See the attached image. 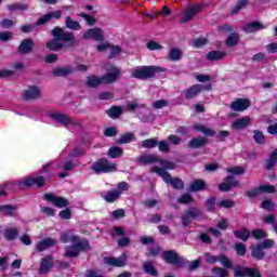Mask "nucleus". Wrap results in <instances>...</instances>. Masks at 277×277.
I'll return each mask as SVG.
<instances>
[{"mask_svg":"<svg viewBox=\"0 0 277 277\" xmlns=\"http://www.w3.org/2000/svg\"><path fill=\"white\" fill-rule=\"evenodd\" d=\"M151 172H155L156 174H158V176H161V179H162V181H164V183H170L174 189H183V187H184L183 181L181 179H176V177L172 179V175H170V173H168V171H166V169L159 168V167H154L151 169Z\"/></svg>","mask_w":277,"mask_h":277,"instance_id":"423d86ee","label":"nucleus"},{"mask_svg":"<svg viewBox=\"0 0 277 277\" xmlns=\"http://www.w3.org/2000/svg\"><path fill=\"white\" fill-rule=\"evenodd\" d=\"M53 18L60 21V18H62V11H50L45 13L37 21L36 25H47V23L53 21Z\"/></svg>","mask_w":277,"mask_h":277,"instance_id":"f3484780","label":"nucleus"},{"mask_svg":"<svg viewBox=\"0 0 277 277\" xmlns=\"http://www.w3.org/2000/svg\"><path fill=\"white\" fill-rule=\"evenodd\" d=\"M232 187H239V182L234 176H228L221 185V192H229Z\"/></svg>","mask_w":277,"mask_h":277,"instance_id":"393cba45","label":"nucleus"},{"mask_svg":"<svg viewBox=\"0 0 277 277\" xmlns=\"http://www.w3.org/2000/svg\"><path fill=\"white\" fill-rule=\"evenodd\" d=\"M219 262L221 263V265H223V267H226L227 269L232 267V263L230 260H228V258L224 256V255H219Z\"/></svg>","mask_w":277,"mask_h":277,"instance_id":"e2e57ef3","label":"nucleus"},{"mask_svg":"<svg viewBox=\"0 0 277 277\" xmlns=\"http://www.w3.org/2000/svg\"><path fill=\"white\" fill-rule=\"evenodd\" d=\"M34 49V41L31 39H25L22 41L21 45L18 47L19 53H29Z\"/></svg>","mask_w":277,"mask_h":277,"instance_id":"c85d7f7f","label":"nucleus"},{"mask_svg":"<svg viewBox=\"0 0 277 277\" xmlns=\"http://www.w3.org/2000/svg\"><path fill=\"white\" fill-rule=\"evenodd\" d=\"M200 215V211L196 209L188 210L185 214L182 215V224L183 226H189L192 222H194V217H198Z\"/></svg>","mask_w":277,"mask_h":277,"instance_id":"412c9836","label":"nucleus"},{"mask_svg":"<svg viewBox=\"0 0 277 277\" xmlns=\"http://www.w3.org/2000/svg\"><path fill=\"white\" fill-rule=\"evenodd\" d=\"M111 237H123L124 235V228L122 227H113L110 229Z\"/></svg>","mask_w":277,"mask_h":277,"instance_id":"13d9d810","label":"nucleus"},{"mask_svg":"<svg viewBox=\"0 0 277 277\" xmlns=\"http://www.w3.org/2000/svg\"><path fill=\"white\" fill-rule=\"evenodd\" d=\"M235 250L238 256H246V245L238 242L235 245Z\"/></svg>","mask_w":277,"mask_h":277,"instance_id":"4d7b16f0","label":"nucleus"},{"mask_svg":"<svg viewBox=\"0 0 277 277\" xmlns=\"http://www.w3.org/2000/svg\"><path fill=\"white\" fill-rule=\"evenodd\" d=\"M234 235H235V237H237V239H240L241 241H246L247 239H250V230H248L246 228L235 230Z\"/></svg>","mask_w":277,"mask_h":277,"instance_id":"58836bf2","label":"nucleus"},{"mask_svg":"<svg viewBox=\"0 0 277 277\" xmlns=\"http://www.w3.org/2000/svg\"><path fill=\"white\" fill-rule=\"evenodd\" d=\"M159 142L155 138L145 140L142 142L143 148H157Z\"/></svg>","mask_w":277,"mask_h":277,"instance_id":"de8ad7c7","label":"nucleus"},{"mask_svg":"<svg viewBox=\"0 0 277 277\" xmlns=\"http://www.w3.org/2000/svg\"><path fill=\"white\" fill-rule=\"evenodd\" d=\"M43 199L47 200V202H50V205H53V207H57V209H64L68 207V199L55 196L54 194H45Z\"/></svg>","mask_w":277,"mask_h":277,"instance_id":"9d476101","label":"nucleus"},{"mask_svg":"<svg viewBox=\"0 0 277 277\" xmlns=\"http://www.w3.org/2000/svg\"><path fill=\"white\" fill-rule=\"evenodd\" d=\"M111 217H113V220H120V219L124 217V210L118 209V210L113 211Z\"/></svg>","mask_w":277,"mask_h":277,"instance_id":"774afa93","label":"nucleus"},{"mask_svg":"<svg viewBox=\"0 0 277 277\" xmlns=\"http://www.w3.org/2000/svg\"><path fill=\"white\" fill-rule=\"evenodd\" d=\"M177 202H181L182 205H189V202H194V198H192V195L189 194H184L177 199Z\"/></svg>","mask_w":277,"mask_h":277,"instance_id":"052dcab7","label":"nucleus"},{"mask_svg":"<svg viewBox=\"0 0 277 277\" xmlns=\"http://www.w3.org/2000/svg\"><path fill=\"white\" fill-rule=\"evenodd\" d=\"M143 269L146 274H149L150 276H158L157 269H155V266L150 262H146L143 265Z\"/></svg>","mask_w":277,"mask_h":277,"instance_id":"c03bdc74","label":"nucleus"},{"mask_svg":"<svg viewBox=\"0 0 277 277\" xmlns=\"http://www.w3.org/2000/svg\"><path fill=\"white\" fill-rule=\"evenodd\" d=\"M138 161L140 163H157L158 161L164 170H174V168H176L172 161L160 159L157 155L142 156Z\"/></svg>","mask_w":277,"mask_h":277,"instance_id":"6e6552de","label":"nucleus"},{"mask_svg":"<svg viewBox=\"0 0 277 277\" xmlns=\"http://www.w3.org/2000/svg\"><path fill=\"white\" fill-rule=\"evenodd\" d=\"M276 205L272 202V200H264L262 202V209H265L266 211H274Z\"/></svg>","mask_w":277,"mask_h":277,"instance_id":"69168bd1","label":"nucleus"},{"mask_svg":"<svg viewBox=\"0 0 277 277\" xmlns=\"http://www.w3.org/2000/svg\"><path fill=\"white\" fill-rule=\"evenodd\" d=\"M252 237H254V239H265L267 238V234L263 229H254L252 232Z\"/></svg>","mask_w":277,"mask_h":277,"instance_id":"6e6d98bb","label":"nucleus"},{"mask_svg":"<svg viewBox=\"0 0 277 277\" xmlns=\"http://www.w3.org/2000/svg\"><path fill=\"white\" fill-rule=\"evenodd\" d=\"M10 258L9 256H3L0 258V271L5 272L8 269Z\"/></svg>","mask_w":277,"mask_h":277,"instance_id":"338daca9","label":"nucleus"},{"mask_svg":"<svg viewBox=\"0 0 277 277\" xmlns=\"http://www.w3.org/2000/svg\"><path fill=\"white\" fill-rule=\"evenodd\" d=\"M72 168H75V164L66 160H63L56 164V170H65V172L72 170Z\"/></svg>","mask_w":277,"mask_h":277,"instance_id":"a19ab883","label":"nucleus"},{"mask_svg":"<svg viewBox=\"0 0 277 277\" xmlns=\"http://www.w3.org/2000/svg\"><path fill=\"white\" fill-rule=\"evenodd\" d=\"M202 90H211V84L202 85V84H195L190 87L188 90L185 92V97L188 100L196 98Z\"/></svg>","mask_w":277,"mask_h":277,"instance_id":"dca6fc26","label":"nucleus"},{"mask_svg":"<svg viewBox=\"0 0 277 277\" xmlns=\"http://www.w3.org/2000/svg\"><path fill=\"white\" fill-rule=\"evenodd\" d=\"M277 161V150L273 151L271 158L266 162V170H272L276 166Z\"/></svg>","mask_w":277,"mask_h":277,"instance_id":"09e8293b","label":"nucleus"},{"mask_svg":"<svg viewBox=\"0 0 277 277\" xmlns=\"http://www.w3.org/2000/svg\"><path fill=\"white\" fill-rule=\"evenodd\" d=\"M253 133V138L256 144H265V135L263 132L255 130Z\"/></svg>","mask_w":277,"mask_h":277,"instance_id":"3c124183","label":"nucleus"},{"mask_svg":"<svg viewBox=\"0 0 277 277\" xmlns=\"http://www.w3.org/2000/svg\"><path fill=\"white\" fill-rule=\"evenodd\" d=\"M42 187L44 185V177L42 175L26 177L24 181L14 182L0 186V196H8L9 192H17V189H25L27 187Z\"/></svg>","mask_w":277,"mask_h":277,"instance_id":"7ed1b4c3","label":"nucleus"},{"mask_svg":"<svg viewBox=\"0 0 277 277\" xmlns=\"http://www.w3.org/2000/svg\"><path fill=\"white\" fill-rule=\"evenodd\" d=\"M163 260L167 261V263H171L172 265H176L180 267V265L183 263V258L179 256V253L176 251H166L163 253Z\"/></svg>","mask_w":277,"mask_h":277,"instance_id":"6ab92c4d","label":"nucleus"},{"mask_svg":"<svg viewBox=\"0 0 277 277\" xmlns=\"http://www.w3.org/2000/svg\"><path fill=\"white\" fill-rule=\"evenodd\" d=\"M248 5V0H240L237 4L233 8V14H238L239 11L243 10Z\"/></svg>","mask_w":277,"mask_h":277,"instance_id":"5fc2aeb1","label":"nucleus"},{"mask_svg":"<svg viewBox=\"0 0 277 277\" xmlns=\"http://www.w3.org/2000/svg\"><path fill=\"white\" fill-rule=\"evenodd\" d=\"M238 43H239V35H237L235 32L230 34L226 40V45L227 47H237Z\"/></svg>","mask_w":277,"mask_h":277,"instance_id":"37998d69","label":"nucleus"},{"mask_svg":"<svg viewBox=\"0 0 277 277\" xmlns=\"http://www.w3.org/2000/svg\"><path fill=\"white\" fill-rule=\"evenodd\" d=\"M168 105H170V103H168V101L158 100V101L154 102L153 107H154V109H163V107H168Z\"/></svg>","mask_w":277,"mask_h":277,"instance_id":"bf43d9fd","label":"nucleus"},{"mask_svg":"<svg viewBox=\"0 0 277 277\" xmlns=\"http://www.w3.org/2000/svg\"><path fill=\"white\" fill-rule=\"evenodd\" d=\"M23 68H25L23 63H14L12 69H0V77H12V75L18 72V70H23Z\"/></svg>","mask_w":277,"mask_h":277,"instance_id":"b1692460","label":"nucleus"},{"mask_svg":"<svg viewBox=\"0 0 277 277\" xmlns=\"http://www.w3.org/2000/svg\"><path fill=\"white\" fill-rule=\"evenodd\" d=\"M202 189H207V184L202 180H196L190 183V192H202Z\"/></svg>","mask_w":277,"mask_h":277,"instance_id":"72a5a7b5","label":"nucleus"},{"mask_svg":"<svg viewBox=\"0 0 277 277\" xmlns=\"http://www.w3.org/2000/svg\"><path fill=\"white\" fill-rule=\"evenodd\" d=\"M54 265L53 256L47 255L41 260V264L39 266V274L44 275L51 272V268Z\"/></svg>","mask_w":277,"mask_h":277,"instance_id":"aec40b11","label":"nucleus"},{"mask_svg":"<svg viewBox=\"0 0 277 277\" xmlns=\"http://www.w3.org/2000/svg\"><path fill=\"white\" fill-rule=\"evenodd\" d=\"M104 264L110 267H124L127 265V253L121 254L119 258L106 256Z\"/></svg>","mask_w":277,"mask_h":277,"instance_id":"ddd939ff","label":"nucleus"},{"mask_svg":"<svg viewBox=\"0 0 277 277\" xmlns=\"http://www.w3.org/2000/svg\"><path fill=\"white\" fill-rule=\"evenodd\" d=\"M17 236H18V230L14 227H10V228H6L4 230V237L9 241H12L13 239H16Z\"/></svg>","mask_w":277,"mask_h":277,"instance_id":"ea45409f","label":"nucleus"},{"mask_svg":"<svg viewBox=\"0 0 277 277\" xmlns=\"http://www.w3.org/2000/svg\"><path fill=\"white\" fill-rule=\"evenodd\" d=\"M235 277H261V272L256 268H246L238 266L234 268Z\"/></svg>","mask_w":277,"mask_h":277,"instance_id":"9b49d317","label":"nucleus"},{"mask_svg":"<svg viewBox=\"0 0 277 277\" xmlns=\"http://www.w3.org/2000/svg\"><path fill=\"white\" fill-rule=\"evenodd\" d=\"M41 95L42 91L38 87L31 85L23 91L22 98H24V101H36V98H40Z\"/></svg>","mask_w":277,"mask_h":277,"instance_id":"f8f14e48","label":"nucleus"},{"mask_svg":"<svg viewBox=\"0 0 277 277\" xmlns=\"http://www.w3.org/2000/svg\"><path fill=\"white\" fill-rule=\"evenodd\" d=\"M250 122V117H242L236 119L232 122V129H234L235 131H241V129H246V127H249Z\"/></svg>","mask_w":277,"mask_h":277,"instance_id":"5701e85b","label":"nucleus"},{"mask_svg":"<svg viewBox=\"0 0 277 277\" xmlns=\"http://www.w3.org/2000/svg\"><path fill=\"white\" fill-rule=\"evenodd\" d=\"M276 192V187L272 184L261 185L259 188H254L248 192L249 198H254L260 194H274Z\"/></svg>","mask_w":277,"mask_h":277,"instance_id":"4468645a","label":"nucleus"},{"mask_svg":"<svg viewBox=\"0 0 277 277\" xmlns=\"http://www.w3.org/2000/svg\"><path fill=\"white\" fill-rule=\"evenodd\" d=\"M123 151L120 147H110L108 150V157L111 159H118V157H122Z\"/></svg>","mask_w":277,"mask_h":277,"instance_id":"79ce46f5","label":"nucleus"},{"mask_svg":"<svg viewBox=\"0 0 277 277\" xmlns=\"http://www.w3.org/2000/svg\"><path fill=\"white\" fill-rule=\"evenodd\" d=\"M61 241L63 243H71V246L66 247L65 256H79L81 252L90 248V242H88V240L80 239L70 229L63 233V235L61 236Z\"/></svg>","mask_w":277,"mask_h":277,"instance_id":"f257e3e1","label":"nucleus"},{"mask_svg":"<svg viewBox=\"0 0 277 277\" xmlns=\"http://www.w3.org/2000/svg\"><path fill=\"white\" fill-rule=\"evenodd\" d=\"M193 129L195 131H200L201 133H203V135H208L209 137H212V135H215V131L211 130V128H207L203 124L200 123H195L193 126Z\"/></svg>","mask_w":277,"mask_h":277,"instance_id":"c756f323","label":"nucleus"},{"mask_svg":"<svg viewBox=\"0 0 277 277\" xmlns=\"http://www.w3.org/2000/svg\"><path fill=\"white\" fill-rule=\"evenodd\" d=\"M274 240L273 239H266L263 242L259 243L260 248L262 250H267L269 248H274Z\"/></svg>","mask_w":277,"mask_h":277,"instance_id":"680f3d73","label":"nucleus"},{"mask_svg":"<svg viewBox=\"0 0 277 277\" xmlns=\"http://www.w3.org/2000/svg\"><path fill=\"white\" fill-rule=\"evenodd\" d=\"M251 255L253 259H258V261L265 259V252H263V249L259 245L256 247L251 246Z\"/></svg>","mask_w":277,"mask_h":277,"instance_id":"7c9ffc66","label":"nucleus"},{"mask_svg":"<svg viewBox=\"0 0 277 277\" xmlns=\"http://www.w3.org/2000/svg\"><path fill=\"white\" fill-rule=\"evenodd\" d=\"M41 213L44 215H48V217H54L55 216V209L47 206H40Z\"/></svg>","mask_w":277,"mask_h":277,"instance_id":"864d4df0","label":"nucleus"},{"mask_svg":"<svg viewBox=\"0 0 277 277\" xmlns=\"http://www.w3.org/2000/svg\"><path fill=\"white\" fill-rule=\"evenodd\" d=\"M133 140H135V134L127 133L120 136L118 144H129L130 142H133Z\"/></svg>","mask_w":277,"mask_h":277,"instance_id":"a18cd8bd","label":"nucleus"},{"mask_svg":"<svg viewBox=\"0 0 277 277\" xmlns=\"http://www.w3.org/2000/svg\"><path fill=\"white\" fill-rule=\"evenodd\" d=\"M205 144H207L206 137H195L189 142L188 146L190 148H202Z\"/></svg>","mask_w":277,"mask_h":277,"instance_id":"c9c22d12","label":"nucleus"},{"mask_svg":"<svg viewBox=\"0 0 277 277\" xmlns=\"http://www.w3.org/2000/svg\"><path fill=\"white\" fill-rule=\"evenodd\" d=\"M120 196H121L120 190H109L108 193L103 194L102 198H104L106 202H116V200H118Z\"/></svg>","mask_w":277,"mask_h":277,"instance_id":"bb28decb","label":"nucleus"},{"mask_svg":"<svg viewBox=\"0 0 277 277\" xmlns=\"http://www.w3.org/2000/svg\"><path fill=\"white\" fill-rule=\"evenodd\" d=\"M0 213L1 215L12 216L14 215V213H16V207L10 205L0 206Z\"/></svg>","mask_w":277,"mask_h":277,"instance_id":"4c0bfd02","label":"nucleus"},{"mask_svg":"<svg viewBox=\"0 0 277 277\" xmlns=\"http://www.w3.org/2000/svg\"><path fill=\"white\" fill-rule=\"evenodd\" d=\"M106 113L109 116V118H118V116H120V114H122V108L115 106V107L108 109Z\"/></svg>","mask_w":277,"mask_h":277,"instance_id":"8fccbe9b","label":"nucleus"},{"mask_svg":"<svg viewBox=\"0 0 277 277\" xmlns=\"http://www.w3.org/2000/svg\"><path fill=\"white\" fill-rule=\"evenodd\" d=\"M83 40H96L97 42H103V29L101 28H90L82 35Z\"/></svg>","mask_w":277,"mask_h":277,"instance_id":"2eb2a0df","label":"nucleus"},{"mask_svg":"<svg viewBox=\"0 0 277 277\" xmlns=\"http://www.w3.org/2000/svg\"><path fill=\"white\" fill-rule=\"evenodd\" d=\"M225 56V52L212 51L207 54V60H209L210 62H217L220 60H224Z\"/></svg>","mask_w":277,"mask_h":277,"instance_id":"2f4dec72","label":"nucleus"},{"mask_svg":"<svg viewBox=\"0 0 277 277\" xmlns=\"http://www.w3.org/2000/svg\"><path fill=\"white\" fill-rule=\"evenodd\" d=\"M183 57V52L177 48H172L169 51V58L171 62H179Z\"/></svg>","mask_w":277,"mask_h":277,"instance_id":"e433bc0d","label":"nucleus"},{"mask_svg":"<svg viewBox=\"0 0 277 277\" xmlns=\"http://www.w3.org/2000/svg\"><path fill=\"white\" fill-rule=\"evenodd\" d=\"M71 72H72V69L69 67H58L52 70V74L54 75V77H66Z\"/></svg>","mask_w":277,"mask_h":277,"instance_id":"f704fd0d","label":"nucleus"},{"mask_svg":"<svg viewBox=\"0 0 277 277\" xmlns=\"http://www.w3.org/2000/svg\"><path fill=\"white\" fill-rule=\"evenodd\" d=\"M53 118L64 127H79V121L68 117L67 115L55 114L53 115Z\"/></svg>","mask_w":277,"mask_h":277,"instance_id":"a211bd4d","label":"nucleus"},{"mask_svg":"<svg viewBox=\"0 0 277 277\" xmlns=\"http://www.w3.org/2000/svg\"><path fill=\"white\" fill-rule=\"evenodd\" d=\"M263 29V25L261 23H250L243 26V31L246 34H254V31H259Z\"/></svg>","mask_w":277,"mask_h":277,"instance_id":"473e14b6","label":"nucleus"},{"mask_svg":"<svg viewBox=\"0 0 277 277\" xmlns=\"http://www.w3.org/2000/svg\"><path fill=\"white\" fill-rule=\"evenodd\" d=\"M212 273L217 277H228V271L225 268H213Z\"/></svg>","mask_w":277,"mask_h":277,"instance_id":"0e129e2a","label":"nucleus"},{"mask_svg":"<svg viewBox=\"0 0 277 277\" xmlns=\"http://www.w3.org/2000/svg\"><path fill=\"white\" fill-rule=\"evenodd\" d=\"M54 40L47 43L49 51H60L64 47H72L75 44V34L65 31L64 28L55 27L52 30Z\"/></svg>","mask_w":277,"mask_h":277,"instance_id":"f03ea898","label":"nucleus"},{"mask_svg":"<svg viewBox=\"0 0 277 277\" xmlns=\"http://www.w3.org/2000/svg\"><path fill=\"white\" fill-rule=\"evenodd\" d=\"M92 170L95 174H107L109 172H116L118 164L109 162L107 159H100L93 163Z\"/></svg>","mask_w":277,"mask_h":277,"instance_id":"0eeeda50","label":"nucleus"},{"mask_svg":"<svg viewBox=\"0 0 277 277\" xmlns=\"http://www.w3.org/2000/svg\"><path fill=\"white\" fill-rule=\"evenodd\" d=\"M27 4H23V3H16V4H10L8 6V10H10V12H23L25 10H27Z\"/></svg>","mask_w":277,"mask_h":277,"instance_id":"49530a36","label":"nucleus"},{"mask_svg":"<svg viewBox=\"0 0 277 277\" xmlns=\"http://www.w3.org/2000/svg\"><path fill=\"white\" fill-rule=\"evenodd\" d=\"M65 26L67 27V29H71L72 31H79L81 29V24L72 19V17L70 16L65 17Z\"/></svg>","mask_w":277,"mask_h":277,"instance_id":"cd10ccee","label":"nucleus"},{"mask_svg":"<svg viewBox=\"0 0 277 277\" xmlns=\"http://www.w3.org/2000/svg\"><path fill=\"white\" fill-rule=\"evenodd\" d=\"M118 77H120V69L109 66L107 67V75L102 78L89 76L87 78V85H89V88H96L97 85H101V83H114Z\"/></svg>","mask_w":277,"mask_h":277,"instance_id":"20e7f679","label":"nucleus"},{"mask_svg":"<svg viewBox=\"0 0 277 277\" xmlns=\"http://www.w3.org/2000/svg\"><path fill=\"white\" fill-rule=\"evenodd\" d=\"M156 72H163V68L157 66H142L132 70L131 76L134 79H150Z\"/></svg>","mask_w":277,"mask_h":277,"instance_id":"39448f33","label":"nucleus"},{"mask_svg":"<svg viewBox=\"0 0 277 277\" xmlns=\"http://www.w3.org/2000/svg\"><path fill=\"white\" fill-rule=\"evenodd\" d=\"M201 8L200 4H188L182 13L180 23H189V21H194V17L200 12Z\"/></svg>","mask_w":277,"mask_h":277,"instance_id":"1a4fd4ad","label":"nucleus"},{"mask_svg":"<svg viewBox=\"0 0 277 277\" xmlns=\"http://www.w3.org/2000/svg\"><path fill=\"white\" fill-rule=\"evenodd\" d=\"M248 107H250V102L243 98H238L230 104V109H233V111H246Z\"/></svg>","mask_w":277,"mask_h":277,"instance_id":"4be33fe9","label":"nucleus"},{"mask_svg":"<svg viewBox=\"0 0 277 277\" xmlns=\"http://www.w3.org/2000/svg\"><path fill=\"white\" fill-rule=\"evenodd\" d=\"M227 172L229 174H235L236 176H239L246 172V169L243 167H230L227 169Z\"/></svg>","mask_w":277,"mask_h":277,"instance_id":"603ef678","label":"nucleus"},{"mask_svg":"<svg viewBox=\"0 0 277 277\" xmlns=\"http://www.w3.org/2000/svg\"><path fill=\"white\" fill-rule=\"evenodd\" d=\"M55 245V239L53 238H45L37 243L38 252H44V250H49V248H53Z\"/></svg>","mask_w":277,"mask_h":277,"instance_id":"a878e982","label":"nucleus"}]
</instances>
